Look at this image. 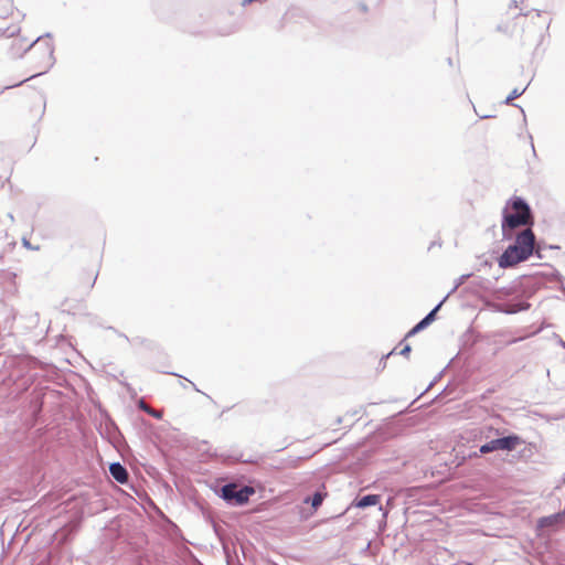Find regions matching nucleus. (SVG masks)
I'll return each instance as SVG.
<instances>
[{"label": "nucleus", "instance_id": "4468645a", "mask_svg": "<svg viewBox=\"0 0 565 565\" xmlns=\"http://www.w3.org/2000/svg\"><path fill=\"white\" fill-rule=\"evenodd\" d=\"M252 1H253V0H243V1H242V4H243V6H247V4H248V3H250Z\"/></svg>", "mask_w": 565, "mask_h": 565}, {"label": "nucleus", "instance_id": "20e7f679", "mask_svg": "<svg viewBox=\"0 0 565 565\" xmlns=\"http://www.w3.org/2000/svg\"><path fill=\"white\" fill-rule=\"evenodd\" d=\"M520 444L518 436H507L498 439H493L480 447L481 454H488L495 450H513Z\"/></svg>", "mask_w": 565, "mask_h": 565}, {"label": "nucleus", "instance_id": "423d86ee", "mask_svg": "<svg viewBox=\"0 0 565 565\" xmlns=\"http://www.w3.org/2000/svg\"><path fill=\"white\" fill-rule=\"evenodd\" d=\"M109 471L113 478L118 482L124 483L127 481L128 473L119 462L111 463L109 467Z\"/></svg>", "mask_w": 565, "mask_h": 565}, {"label": "nucleus", "instance_id": "9d476101", "mask_svg": "<svg viewBox=\"0 0 565 565\" xmlns=\"http://www.w3.org/2000/svg\"><path fill=\"white\" fill-rule=\"evenodd\" d=\"M525 89H518V88H514L511 94L507 97L505 99V104H510L513 99L520 97L523 93H524Z\"/></svg>", "mask_w": 565, "mask_h": 565}, {"label": "nucleus", "instance_id": "39448f33", "mask_svg": "<svg viewBox=\"0 0 565 565\" xmlns=\"http://www.w3.org/2000/svg\"><path fill=\"white\" fill-rule=\"evenodd\" d=\"M42 44H45V49H44V52H43V61H42V65H41L42 71L40 73H42L45 70L50 68L53 65V63H54L53 46L49 42L47 39L44 40L42 38H38L36 41L32 44V46H36V49H38Z\"/></svg>", "mask_w": 565, "mask_h": 565}, {"label": "nucleus", "instance_id": "7ed1b4c3", "mask_svg": "<svg viewBox=\"0 0 565 565\" xmlns=\"http://www.w3.org/2000/svg\"><path fill=\"white\" fill-rule=\"evenodd\" d=\"M253 489L244 487L238 489L236 484L230 483L222 488V498L228 502H235L236 504L245 503L249 495L253 493Z\"/></svg>", "mask_w": 565, "mask_h": 565}, {"label": "nucleus", "instance_id": "f8f14e48", "mask_svg": "<svg viewBox=\"0 0 565 565\" xmlns=\"http://www.w3.org/2000/svg\"><path fill=\"white\" fill-rule=\"evenodd\" d=\"M22 244L24 247H26L28 249H35L28 239L23 238L22 239Z\"/></svg>", "mask_w": 565, "mask_h": 565}, {"label": "nucleus", "instance_id": "0eeeda50", "mask_svg": "<svg viewBox=\"0 0 565 565\" xmlns=\"http://www.w3.org/2000/svg\"><path fill=\"white\" fill-rule=\"evenodd\" d=\"M443 302H439L422 321H419L413 329L412 331L409 332L411 334L415 333V332H418L419 330L426 328L428 324H430L434 319H435V315L436 312L439 310V308L441 307Z\"/></svg>", "mask_w": 565, "mask_h": 565}, {"label": "nucleus", "instance_id": "9b49d317", "mask_svg": "<svg viewBox=\"0 0 565 565\" xmlns=\"http://www.w3.org/2000/svg\"><path fill=\"white\" fill-rule=\"evenodd\" d=\"M322 501H323V495L321 493L317 492L311 500L312 508L317 509L318 507L321 505Z\"/></svg>", "mask_w": 565, "mask_h": 565}, {"label": "nucleus", "instance_id": "f03ea898", "mask_svg": "<svg viewBox=\"0 0 565 565\" xmlns=\"http://www.w3.org/2000/svg\"><path fill=\"white\" fill-rule=\"evenodd\" d=\"M532 223V214L529 204L521 198L509 200L503 209L502 232L503 237L509 238L511 230Z\"/></svg>", "mask_w": 565, "mask_h": 565}, {"label": "nucleus", "instance_id": "6e6552de", "mask_svg": "<svg viewBox=\"0 0 565 565\" xmlns=\"http://www.w3.org/2000/svg\"><path fill=\"white\" fill-rule=\"evenodd\" d=\"M379 502H380V497L379 495H376V494H369V495L362 497L356 502V507L358 508H366V507L375 505Z\"/></svg>", "mask_w": 565, "mask_h": 565}, {"label": "nucleus", "instance_id": "ddd939ff", "mask_svg": "<svg viewBox=\"0 0 565 565\" xmlns=\"http://www.w3.org/2000/svg\"><path fill=\"white\" fill-rule=\"evenodd\" d=\"M411 351V347L406 345L402 351L401 354H407Z\"/></svg>", "mask_w": 565, "mask_h": 565}, {"label": "nucleus", "instance_id": "1a4fd4ad", "mask_svg": "<svg viewBox=\"0 0 565 565\" xmlns=\"http://www.w3.org/2000/svg\"><path fill=\"white\" fill-rule=\"evenodd\" d=\"M140 408L143 409L145 412H147L149 415L156 417V418H161V416H162L161 412L152 409L145 402H140Z\"/></svg>", "mask_w": 565, "mask_h": 565}, {"label": "nucleus", "instance_id": "f257e3e1", "mask_svg": "<svg viewBox=\"0 0 565 565\" xmlns=\"http://www.w3.org/2000/svg\"><path fill=\"white\" fill-rule=\"evenodd\" d=\"M535 236L530 228L522 231L513 245H510L499 258L501 268L512 267L526 260L533 253Z\"/></svg>", "mask_w": 565, "mask_h": 565}]
</instances>
